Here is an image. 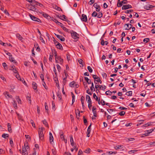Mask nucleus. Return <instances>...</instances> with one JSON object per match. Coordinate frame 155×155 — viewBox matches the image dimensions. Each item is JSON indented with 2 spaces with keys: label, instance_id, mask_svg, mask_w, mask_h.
Instances as JSON below:
<instances>
[{
  "label": "nucleus",
  "instance_id": "f257e3e1",
  "mask_svg": "<svg viewBox=\"0 0 155 155\" xmlns=\"http://www.w3.org/2000/svg\"><path fill=\"white\" fill-rule=\"evenodd\" d=\"M72 37L74 39V41H77L79 38V35L76 32L72 30L71 32Z\"/></svg>",
  "mask_w": 155,
  "mask_h": 155
},
{
  "label": "nucleus",
  "instance_id": "7ed1b4c3",
  "mask_svg": "<svg viewBox=\"0 0 155 155\" xmlns=\"http://www.w3.org/2000/svg\"><path fill=\"white\" fill-rule=\"evenodd\" d=\"M29 16L31 18V19L32 20H33L34 21H35L38 22H41V20L39 19V18L36 17H35L33 16L32 15H31V14H29Z\"/></svg>",
  "mask_w": 155,
  "mask_h": 155
},
{
  "label": "nucleus",
  "instance_id": "4d7b16f0",
  "mask_svg": "<svg viewBox=\"0 0 155 155\" xmlns=\"http://www.w3.org/2000/svg\"><path fill=\"white\" fill-rule=\"evenodd\" d=\"M125 114V112L122 111L119 114L121 116H124Z\"/></svg>",
  "mask_w": 155,
  "mask_h": 155
},
{
  "label": "nucleus",
  "instance_id": "5fc2aeb1",
  "mask_svg": "<svg viewBox=\"0 0 155 155\" xmlns=\"http://www.w3.org/2000/svg\"><path fill=\"white\" fill-rule=\"evenodd\" d=\"M16 77L18 80H21V78L20 76L18 73H17V74L16 75Z\"/></svg>",
  "mask_w": 155,
  "mask_h": 155
},
{
  "label": "nucleus",
  "instance_id": "c756f323",
  "mask_svg": "<svg viewBox=\"0 0 155 155\" xmlns=\"http://www.w3.org/2000/svg\"><path fill=\"white\" fill-rule=\"evenodd\" d=\"M58 38L62 41H64L65 40V38L64 37H63L61 35H60L59 37H58Z\"/></svg>",
  "mask_w": 155,
  "mask_h": 155
},
{
  "label": "nucleus",
  "instance_id": "f03ea898",
  "mask_svg": "<svg viewBox=\"0 0 155 155\" xmlns=\"http://www.w3.org/2000/svg\"><path fill=\"white\" fill-rule=\"evenodd\" d=\"M44 127L39 128L38 130V135L39 138L41 140H43L44 139V134L43 132V130L44 129Z\"/></svg>",
  "mask_w": 155,
  "mask_h": 155
},
{
  "label": "nucleus",
  "instance_id": "6ab92c4d",
  "mask_svg": "<svg viewBox=\"0 0 155 155\" xmlns=\"http://www.w3.org/2000/svg\"><path fill=\"white\" fill-rule=\"evenodd\" d=\"M8 131L10 133L12 132V130L11 127V124L10 123L8 124Z\"/></svg>",
  "mask_w": 155,
  "mask_h": 155
},
{
  "label": "nucleus",
  "instance_id": "39448f33",
  "mask_svg": "<svg viewBox=\"0 0 155 155\" xmlns=\"http://www.w3.org/2000/svg\"><path fill=\"white\" fill-rule=\"evenodd\" d=\"M69 86L71 87H74L75 86L77 88L79 86V85L75 82L74 81L71 82L69 84Z\"/></svg>",
  "mask_w": 155,
  "mask_h": 155
},
{
  "label": "nucleus",
  "instance_id": "7c9ffc66",
  "mask_svg": "<svg viewBox=\"0 0 155 155\" xmlns=\"http://www.w3.org/2000/svg\"><path fill=\"white\" fill-rule=\"evenodd\" d=\"M91 151V150L89 148H87L84 152L87 153H89Z\"/></svg>",
  "mask_w": 155,
  "mask_h": 155
},
{
  "label": "nucleus",
  "instance_id": "37998d69",
  "mask_svg": "<svg viewBox=\"0 0 155 155\" xmlns=\"http://www.w3.org/2000/svg\"><path fill=\"white\" fill-rule=\"evenodd\" d=\"M103 15L101 12H100L98 13L97 17L99 18H101L102 16Z\"/></svg>",
  "mask_w": 155,
  "mask_h": 155
},
{
  "label": "nucleus",
  "instance_id": "393cba45",
  "mask_svg": "<svg viewBox=\"0 0 155 155\" xmlns=\"http://www.w3.org/2000/svg\"><path fill=\"white\" fill-rule=\"evenodd\" d=\"M16 36L18 38V39L20 40L21 41L22 39H23V38L20 34H17Z\"/></svg>",
  "mask_w": 155,
  "mask_h": 155
},
{
  "label": "nucleus",
  "instance_id": "864d4df0",
  "mask_svg": "<svg viewBox=\"0 0 155 155\" xmlns=\"http://www.w3.org/2000/svg\"><path fill=\"white\" fill-rule=\"evenodd\" d=\"M62 28L65 31H66L67 32H69V30L66 27H65L64 26Z\"/></svg>",
  "mask_w": 155,
  "mask_h": 155
},
{
  "label": "nucleus",
  "instance_id": "412c9836",
  "mask_svg": "<svg viewBox=\"0 0 155 155\" xmlns=\"http://www.w3.org/2000/svg\"><path fill=\"white\" fill-rule=\"evenodd\" d=\"M45 108L46 112L48 114V107L47 105L46 102L45 103Z\"/></svg>",
  "mask_w": 155,
  "mask_h": 155
},
{
  "label": "nucleus",
  "instance_id": "8fccbe9b",
  "mask_svg": "<svg viewBox=\"0 0 155 155\" xmlns=\"http://www.w3.org/2000/svg\"><path fill=\"white\" fill-rule=\"evenodd\" d=\"M149 38H145L143 40V41L145 43L148 42L149 41Z\"/></svg>",
  "mask_w": 155,
  "mask_h": 155
},
{
  "label": "nucleus",
  "instance_id": "ea45409f",
  "mask_svg": "<svg viewBox=\"0 0 155 155\" xmlns=\"http://www.w3.org/2000/svg\"><path fill=\"white\" fill-rule=\"evenodd\" d=\"M43 124L46 126H48V124L47 121L45 120H44L42 121Z\"/></svg>",
  "mask_w": 155,
  "mask_h": 155
},
{
  "label": "nucleus",
  "instance_id": "a878e982",
  "mask_svg": "<svg viewBox=\"0 0 155 155\" xmlns=\"http://www.w3.org/2000/svg\"><path fill=\"white\" fill-rule=\"evenodd\" d=\"M59 18L63 20H64L66 19V17L64 15H63L62 16H59Z\"/></svg>",
  "mask_w": 155,
  "mask_h": 155
},
{
  "label": "nucleus",
  "instance_id": "c9c22d12",
  "mask_svg": "<svg viewBox=\"0 0 155 155\" xmlns=\"http://www.w3.org/2000/svg\"><path fill=\"white\" fill-rule=\"evenodd\" d=\"M52 51L54 53L55 55V58L56 59H57V57H58V56L57 55V52L55 50V49L52 50Z\"/></svg>",
  "mask_w": 155,
  "mask_h": 155
},
{
  "label": "nucleus",
  "instance_id": "a18cd8bd",
  "mask_svg": "<svg viewBox=\"0 0 155 155\" xmlns=\"http://www.w3.org/2000/svg\"><path fill=\"white\" fill-rule=\"evenodd\" d=\"M87 69L91 73L92 72L93 70L90 66H88Z\"/></svg>",
  "mask_w": 155,
  "mask_h": 155
},
{
  "label": "nucleus",
  "instance_id": "5701e85b",
  "mask_svg": "<svg viewBox=\"0 0 155 155\" xmlns=\"http://www.w3.org/2000/svg\"><path fill=\"white\" fill-rule=\"evenodd\" d=\"M116 110L113 109H108L107 110V111L110 113L111 114L112 112L116 111Z\"/></svg>",
  "mask_w": 155,
  "mask_h": 155
},
{
  "label": "nucleus",
  "instance_id": "3c124183",
  "mask_svg": "<svg viewBox=\"0 0 155 155\" xmlns=\"http://www.w3.org/2000/svg\"><path fill=\"white\" fill-rule=\"evenodd\" d=\"M95 2L94 0H90V1L88 2V4L90 5H91L93 4Z\"/></svg>",
  "mask_w": 155,
  "mask_h": 155
},
{
  "label": "nucleus",
  "instance_id": "aec40b11",
  "mask_svg": "<svg viewBox=\"0 0 155 155\" xmlns=\"http://www.w3.org/2000/svg\"><path fill=\"white\" fill-rule=\"evenodd\" d=\"M32 86L33 88L35 90H36L37 89V86L36 83L34 82H32Z\"/></svg>",
  "mask_w": 155,
  "mask_h": 155
},
{
  "label": "nucleus",
  "instance_id": "69168bd1",
  "mask_svg": "<svg viewBox=\"0 0 155 155\" xmlns=\"http://www.w3.org/2000/svg\"><path fill=\"white\" fill-rule=\"evenodd\" d=\"M57 96L60 99V100H61L62 97L61 96V94L59 93H57Z\"/></svg>",
  "mask_w": 155,
  "mask_h": 155
},
{
  "label": "nucleus",
  "instance_id": "58836bf2",
  "mask_svg": "<svg viewBox=\"0 0 155 155\" xmlns=\"http://www.w3.org/2000/svg\"><path fill=\"white\" fill-rule=\"evenodd\" d=\"M16 99L18 101V104H21V101L20 99L19 98V97L18 96H16Z\"/></svg>",
  "mask_w": 155,
  "mask_h": 155
},
{
  "label": "nucleus",
  "instance_id": "1a4fd4ad",
  "mask_svg": "<svg viewBox=\"0 0 155 155\" xmlns=\"http://www.w3.org/2000/svg\"><path fill=\"white\" fill-rule=\"evenodd\" d=\"M31 5L35 7H37V6L39 4V3L38 2L35 1L34 0H32V1H31Z\"/></svg>",
  "mask_w": 155,
  "mask_h": 155
},
{
  "label": "nucleus",
  "instance_id": "9b49d317",
  "mask_svg": "<svg viewBox=\"0 0 155 155\" xmlns=\"http://www.w3.org/2000/svg\"><path fill=\"white\" fill-rule=\"evenodd\" d=\"M126 25L127 26V27L125 28V30H129L133 26V25L131 24H126L125 25V26Z\"/></svg>",
  "mask_w": 155,
  "mask_h": 155
},
{
  "label": "nucleus",
  "instance_id": "e2e57ef3",
  "mask_svg": "<svg viewBox=\"0 0 155 155\" xmlns=\"http://www.w3.org/2000/svg\"><path fill=\"white\" fill-rule=\"evenodd\" d=\"M60 64H62L63 63V59H62L60 56H58Z\"/></svg>",
  "mask_w": 155,
  "mask_h": 155
},
{
  "label": "nucleus",
  "instance_id": "de8ad7c7",
  "mask_svg": "<svg viewBox=\"0 0 155 155\" xmlns=\"http://www.w3.org/2000/svg\"><path fill=\"white\" fill-rule=\"evenodd\" d=\"M31 123V124H32V126L35 128V124L34 122L33 121V120H30Z\"/></svg>",
  "mask_w": 155,
  "mask_h": 155
},
{
  "label": "nucleus",
  "instance_id": "774afa93",
  "mask_svg": "<svg viewBox=\"0 0 155 155\" xmlns=\"http://www.w3.org/2000/svg\"><path fill=\"white\" fill-rule=\"evenodd\" d=\"M84 99H85V98L84 96H82L81 97V103L84 102Z\"/></svg>",
  "mask_w": 155,
  "mask_h": 155
},
{
  "label": "nucleus",
  "instance_id": "6e6d98bb",
  "mask_svg": "<svg viewBox=\"0 0 155 155\" xmlns=\"http://www.w3.org/2000/svg\"><path fill=\"white\" fill-rule=\"evenodd\" d=\"M83 120H84V123L85 125H86V124L87 123V121L86 118H85V116H84L83 117Z\"/></svg>",
  "mask_w": 155,
  "mask_h": 155
},
{
  "label": "nucleus",
  "instance_id": "13d9d810",
  "mask_svg": "<svg viewBox=\"0 0 155 155\" xmlns=\"http://www.w3.org/2000/svg\"><path fill=\"white\" fill-rule=\"evenodd\" d=\"M133 10H129L126 11L125 12V13L128 14L129 13V12H133Z\"/></svg>",
  "mask_w": 155,
  "mask_h": 155
},
{
  "label": "nucleus",
  "instance_id": "338daca9",
  "mask_svg": "<svg viewBox=\"0 0 155 155\" xmlns=\"http://www.w3.org/2000/svg\"><path fill=\"white\" fill-rule=\"evenodd\" d=\"M57 24L58 25H60L62 28L64 27L63 24L62 23H61L59 21H58V22Z\"/></svg>",
  "mask_w": 155,
  "mask_h": 155
},
{
  "label": "nucleus",
  "instance_id": "a211bd4d",
  "mask_svg": "<svg viewBox=\"0 0 155 155\" xmlns=\"http://www.w3.org/2000/svg\"><path fill=\"white\" fill-rule=\"evenodd\" d=\"M42 15L44 17L46 18L49 19L50 18H51L50 16L45 13L43 12Z\"/></svg>",
  "mask_w": 155,
  "mask_h": 155
},
{
  "label": "nucleus",
  "instance_id": "2eb2a0df",
  "mask_svg": "<svg viewBox=\"0 0 155 155\" xmlns=\"http://www.w3.org/2000/svg\"><path fill=\"white\" fill-rule=\"evenodd\" d=\"M86 99L88 103L92 102L90 96L88 95H86Z\"/></svg>",
  "mask_w": 155,
  "mask_h": 155
},
{
  "label": "nucleus",
  "instance_id": "a19ab883",
  "mask_svg": "<svg viewBox=\"0 0 155 155\" xmlns=\"http://www.w3.org/2000/svg\"><path fill=\"white\" fill-rule=\"evenodd\" d=\"M77 111H78V115H77V114L76 113V115L77 116L76 117L78 119H79L80 117V111H79V110L78 109L77 110Z\"/></svg>",
  "mask_w": 155,
  "mask_h": 155
},
{
  "label": "nucleus",
  "instance_id": "423d86ee",
  "mask_svg": "<svg viewBox=\"0 0 155 155\" xmlns=\"http://www.w3.org/2000/svg\"><path fill=\"white\" fill-rule=\"evenodd\" d=\"M93 6L96 8L97 12H99L100 11L101 9L100 6L99 5H98V4L97 3H94Z\"/></svg>",
  "mask_w": 155,
  "mask_h": 155
},
{
  "label": "nucleus",
  "instance_id": "4be33fe9",
  "mask_svg": "<svg viewBox=\"0 0 155 155\" xmlns=\"http://www.w3.org/2000/svg\"><path fill=\"white\" fill-rule=\"evenodd\" d=\"M4 94L6 97H8L12 98V96L11 95H9L8 93L7 92H6L4 93Z\"/></svg>",
  "mask_w": 155,
  "mask_h": 155
},
{
  "label": "nucleus",
  "instance_id": "9d476101",
  "mask_svg": "<svg viewBox=\"0 0 155 155\" xmlns=\"http://www.w3.org/2000/svg\"><path fill=\"white\" fill-rule=\"evenodd\" d=\"M81 20L84 22H86L87 21V18L86 15L84 14L82 15V17L81 18Z\"/></svg>",
  "mask_w": 155,
  "mask_h": 155
},
{
  "label": "nucleus",
  "instance_id": "f8f14e48",
  "mask_svg": "<svg viewBox=\"0 0 155 155\" xmlns=\"http://www.w3.org/2000/svg\"><path fill=\"white\" fill-rule=\"evenodd\" d=\"M70 142L71 145L73 146L74 145L73 139V138L72 136V135H70Z\"/></svg>",
  "mask_w": 155,
  "mask_h": 155
},
{
  "label": "nucleus",
  "instance_id": "052dcab7",
  "mask_svg": "<svg viewBox=\"0 0 155 155\" xmlns=\"http://www.w3.org/2000/svg\"><path fill=\"white\" fill-rule=\"evenodd\" d=\"M92 102H88V107L91 109V107L92 106Z\"/></svg>",
  "mask_w": 155,
  "mask_h": 155
},
{
  "label": "nucleus",
  "instance_id": "0eeeda50",
  "mask_svg": "<svg viewBox=\"0 0 155 155\" xmlns=\"http://www.w3.org/2000/svg\"><path fill=\"white\" fill-rule=\"evenodd\" d=\"M154 7H155V6H154L148 4L145 5L144 8L147 10H149L153 8Z\"/></svg>",
  "mask_w": 155,
  "mask_h": 155
},
{
  "label": "nucleus",
  "instance_id": "473e14b6",
  "mask_svg": "<svg viewBox=\"0 0 155 155\" xmlns=\"http://www.w3.org/2000/svg\"><path fill=\"white\" fill-rule=\"evenodd\" d=\"M90 88H91V91H95V89L94 88V84L93 82H92L91 83V87Z\"/></svg>",
  "mask_w": 155,
  "mask_h": 155
},
{
  "label": "nucleus",
  "instance_id": "0e129e2a",
  "mask_svg": "<svg viewBox=\"0 0 155 155\" xmlns=\"http://www.w3.org/2000/svg\"><path fill=\"white\" fill-rule=\"evenodd\" d=\"M53 154L54 155H56V150L55 149H52L51 150Z\"/></svg>",
  "mask_w": 155,
  "mask_h": 155
},
{
  "label": "nucleus",
  "instance_id": "cd10ccee",
  "mask_svg": "<svg viewBox=\"0 0 155 155\" xmlns=\"http://www.w3.org/2000/svg\"><path fill=\"white\" fill-rule=\"evenodd\" d=\"M24 146L25 147L26 149H29V147L28 145V142H26L25 143Z\"/></svg>",
  "mask_w": 155,
  "mask_h": 155
},
{
  "label": "nucleus",
  "instance_id": "09e8293b",
  "mask_svg": "<svg viewBox=\"0 0 155 155\" xmlns=\"http://www.w3.org/2000/svg\"><path fill=\"white\" fill-rule=\"evenodd\" d=\"M40 77L43 82L44 81V75L43 74H41L40 75Z\"/></svg>",
  "mask_w": 155,
  "mask_h": 155
},
{
  "label": "nucleus",
  "instance_id": "f704fd0d",
  "mask_svg": "<svg viewBox=\"0 0 155 155\" xmlns=\"http://www.w3.org/2000/svg\"><path fill=\"white\" fill-rule=\"evenodd\" d=\"M60 136L61 139L62 140H65L64 134L63 133H60Z\"/></svg>",
  "mask_w": 155,
  "mask_h": 155
},
{
  "label": "nucleus",
  "instance_id": "c03bdc74",
  "mask_svg": "<svg viewBox=\"0 0 155 155\" xmlns=\"http://www.w3.org/2000/svg\"><path fill=\"white\" fill-rule=\"evenodd\" d=\"M116 152H112V151H109L107 152V153H108L109 154H115L116 153Z\"/></svg>",
  "mask_w": 155,
  "mask_h": 155
},
{
  "label": "nucleus",
  "instance_id": "2f4dec72",
  "mask_svg": "<svg viewBox=\"0 0 155 155\" xmlns=\"http://www.w3.org/2000/svg\"><path fill=\"white\" fill-rule=\"evenodd\" d=\"M132 91H129L127 92L126 93V94L128 96H131L132 95Z\"/></svg>",
  "mask_w": 155,
  "mask_h": 155
},
{
  "label": "nucleus",
  "instance_id": "4c0bfd02",
  "mask_svg": "<svg viewBox=\"0 0 155 155\" xmlns=\"http://www.w3.org/2000/svg\"><path fill=\"white\" fill-rule=\"evenodd\" d=\"M13 105L14 106V107L15 109H17V104L16 103V101H14V103L13 104Z\"/></svg>",
  "mask_w": 155,
  "mask_h": 155
},
{
  "label": "nucleus",
  "instance_id": "f3484780",
  "mask_svg": "<svg viewBox=\"0 0 155 155\" xmlns=\"http://www.w3.org/2000/svg\"><path fill=\"white\" fill-rule=\"evenodd\" d=\"M108 43V42L107 41H105L104 42L103 39H102L101 41V44L103 46L104 45V44H105L106 45H107Z\"/></svg>",
  "mask_w": 155,
  "mask_h": 155
},
{
  "label": "nucleus",
  "instance_id": "79ce46f5",
  "mask_svg": "<svg viewBox=\"0 0 155 155\" xmlns=\"http://www.w3.org/2000/svg\"><path fill=\"white\" fill-rule=\"evenodd\" d=\"M111 94L112 92L109 90L105 92V94L107 95H111Z\"/></svg>",
  "mask_w": 155,
  "mask_h": 155
},
{
  "label": "nucleus",
  "instance_id": "e433bc0d",
  "mask_svg": "<svg viewBox=\"0 0 155 155\" xmlns=\"http://www.w3.org/2000/svg\"><path fill=\"white\" fill-rule=\"evenodd\" d=\"M97 15V13L95 11L93 12L92 14V16L93 17H96Z\"/></svg>",
  "mask_w": 155,
  "mask_h": 155
},
{
  "label": "nucleus",
  "instance_id": "6e6552de",
  "mask_svg": "<svg viewBox=\"0 0 155 155\" xmlns=\"http://www.w3.org/2000/svg\"><path fill=\"white\" fill-rule=\"evenodd\" d=\"M132 8V6L129 5H123L122 7V10H126L129 8Z\"/></svg>",
  "mask_w": 155,
  "mask_h": 155
},
{
  "label": "nucleus",
  "instance_id": "603ef678",
  "mask_svg": "<svg viewBox=\"0 0 155 155\" xmlns=\"http://www.w3.org/2000/svg\"><path fill=\"white\" fill-rule=\"evenodd\" d=\"M102 75L104 78H106L107 77V74L106 73H104V72H103L102 74Z\"/></svg>",
  "mask_w": 155,
  "mask_h": 155
},
{
  "label": "nucleus",
  "instance_id": "b1692460",
  "mask_svg": "<svg viewBox=\"0 0 155 155\" xmlns=\"http://www.w3.org/2000/svg\"><path fill=\"white\" fill-rule=\"evenodd\" d=\"M153 129H151L150 130H147V131L148 132L147 133H145L144 134L145 136H147L148 134H149L150 133H151L153 130Z\"/></svg>",
  "mask_w": 155,
  "mask_h": 155
},
{
  "label": "nucleus",
  "instance_id": "4468645a",
  "mask_svg": "<svg viewBox=\"0 0 155 155\" xmlns=\"http://www.w3.org/2000/svg\"><path fill=\"white\" fill-rule=\"evenodd\" d=\"M49 140L51 143L53 141V137L52 134L50 132L49 133Z\"/></svg>",
  "mask_w": 155,
  "mask_h": 155
},
{
  "label": "nucleus",
  "instance_id": "dca6fc26",
  "mask_svg": "<svg viewBox=\"0 0 155 155\" xmlns=\"http://www.w3.org/2000/svg\"><path fill=\"white\" fill-rule=\"evenodd\" d=\"M56 47L57 48L61 50H63V48L62 45L60 43H58V44L56 45Z\"/></svg>",
  "mask_w": 155,
  "mask_h": 155
},
{
  "label": "nucleus",
  "instance_id": "72a5a7b5",
  "mask_svg": "<svg viewBox=\"0 0 155 155\" xmlns=\"http://www.w3.org/2000/svg\"><path fill=\"white\" fill-rule=\"evenodd\" d=\"M2 66L4 67L5 69L7 70L8 69L7 67V64L5 62H4L2 63Z\"/></svg>",
  "mask_w": 155,
  "mask_h": 155
},
{
  "label": "nucleus",
  "instance_id": "c85d7f7f",
  "mask_svg": "<svg viewBox=\"0 0 155 155\" xmlns=\"http://www.w3.org/2000/svg\"><path fill=\"white\" fill-rule=\"evenodd\" d=\"M137 150H132L129 151L128 152V153L130 154H131L134 153L135 152H137Z\"/></svg>",
  "mask_w": 155,
  "mask_h": 155
},
{
  "label": "nucleus",
  "instance_id": "bb28decb",
  "mask_svg": "<svg viewBox=\"0 0 155 155\" xmlns=\"http://www.w3.org/2000/svg\"><path fill=\"white\" fill-rule=\"evenodd\" d=\"M2 137L4 138H6L9 137V135L8 134H3L2 135Z\"/></svg>",
  "mask_w": 155,
  "mask_h": 155
},
{
  "label": "nucleus",
  "instance_id": "bf43d9fd",
  "mask_svg": "<svg viewBox=\"0 0 155 155\" xmlns=\"http://www.w3.org/2000/svg\"><path fill=\"white\" fill-rule=\"evenodd\" d=\"M151 125V124H150V123H148L147 124H146L143 125V126L144 127H147L148 126H150Z\"/></svg>",
  "mask_w": 155,
  "mask_h": 155
},
{
  "label": "nucleus",
  "instance_id": "49530a36",
  "mask_svg": "<svg viewBox=\"0 0 155 155\" xmlns=\"http://www.w3.org/2000/svg\"><path fill=\"white\" fill-rule=\"evenodd\" d=\"M66 56H67V59L68 60V61H69L70 60H71L70 56V55H69V54L68 53L67 54Z\"/></svg>",
  "mask_w": 155,
  "mask_h": 155
},
{
  "label": "nucleus",
  "instance_id": "ddd939ff",
  "mask_svg": "<svg viewBox=\"0 0 155 155\" xmlns=\"http://www.w3.org/2000/svg\"><path fill=\"white\" fill-rule=\"evenodd\" d=\"M9 60L11 62H12L15 63H17V62L14 59V58L12 57V56H10V57H9Z\"/></svg>",
  "mask_w": 155,
  "mask_h": 155
},
{
  "label": "nucleus",
  "instance_id": "680f3d73",
  "mask_svg": "<svg viewBox=\"0 0 155 155\" xmlns=\"http://www.w3.org/2000/svg\"><path fill=\"white\" fill-rule=\"evenodd\" d=\"M39 39L40 40H41L42 42L43 43H44V44L45 43L44 40H43V38L41 36H40V37Z\"/></svg>",
  "mask_w": 155,
  "mask_h": 155
},
{
  "label": "nucleus",
  "instance_id": "20e7f679",
  "mask_svg": "<svg viewBox=\"0 0 155 155\" xmlns=\"http://www.w3.org/2000/svg\"><path fill=\"white\" fill-rule=\"evenodd\" d=\"M28 8L30 10L36 12H38V10L35 7H34V6H32L31 5V4L28 6Z\"/></svg>",
  "mask_w": 155,
  "mask_h": 155
}]
</instances>
